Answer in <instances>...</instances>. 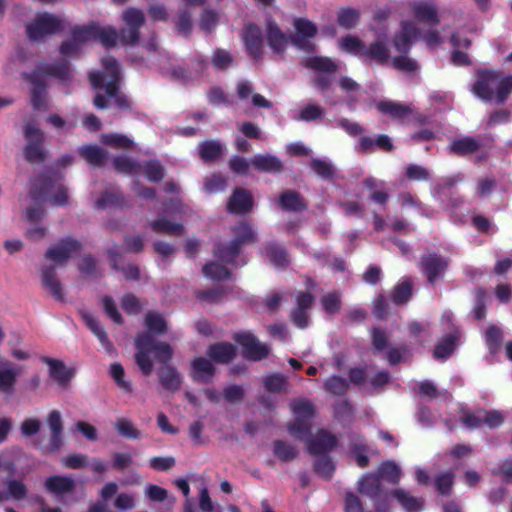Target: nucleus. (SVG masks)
<instances>
[{
	"label": "nucleus",
	"instance_id": "obj_1",
	"mask_svg": "<svg viewBox=\"0 0 512 512\" xmlns=\"http://www.w3.org/2000/svg\"><path fill=\"white\" fill-rule=\"evenodd\" d=\"M105 76L99 72L90 74V82L95 89L101 88L105 83V95L98 93L94 98V105L98 109H104L110 106L118 108H127L129 106L126 96L120 91L118 86L119 65L112 57H105L102 60Z\"/></svg>",
	"mask_w": 512,
	"mask_h": 512
},
{
	"label": "nucleus",
	"instance_id": "obj_2",
	"mask_svg": "<svg viewBox=\"0 0 512 512\" xmlns=\"http://www.w3.org/2000/svg\"><path fill=\"white\" fill-rule=\"evenodd\" d=\"M472 90L483 100L495 99L498 103H504L512 93V75L497 71L481 73Z\"/></svg>",
	"mask_w": 512,
	"mask_h": 512
},
{
	"label": "nucleus",
	"instance_id": "obj_3",
	"mask_svg": "<svg viewBox=\"0 0 512 512\" xmlns=\"http://www.w3.org/2000/svg\"><path fill=\"white\" fill-rule=\"evenodd\" d=\"M135 345L137 348L135 361L145 376L149 375L153 369L151 354L161 363H166L172 358L171 346L164 342H156L149 334L139 335Z\"/></svg>",
	"mask_w": 512,
	"mask_h": 512
},
{
	"label": "nucleus",
	"instance_id": "obj_4",
	"mask_svg": "<svg viewBox=\"0 0 512 512\" xmlns=\"http://www.w3.org/2000/svg\"><path fill=\"white\" fill-rule=\"evenodd\" d=\"M294 422L288 425L290 434L296 437H304L310 431V420L315 415L314 405L305 399L294 400L290 403Z\"/></svg>",
	"mask_w": 512,
	"mask_h": 512
},
{
	"label": "nucleus",
	"instance_id": "obj_5",
	"mask_svg": "<svg viewBox=\"0 0 512 512\" xmlns=\"http://www.w3.org/2000/svg\"><path fill=\"white\" fill-rule=\"evenodd\" d=\"M235 239L228 245H221L217 248L215 255L225 263H232L238 255L240 246L245 243L256 241L255 232L245 222H241L233 228Z\"/></svg>",
	"mask_w": 512,
	"mask_h": 512
},
{
	"label": "nucleus",
	"instance_id": "obj_6",
	"mask_svg": "<svg viewBox=\"0 0 512 512\" xmlns=\"http://www.w3.org/2000/svg\"><path fill=\"white\" fill-rule=\"evenodd\" d=\"M65 20L61 17L43 13L27 26V34L33 40H40L46 35L53 34L63 28Z\"/></svg>",
	"mask_w": 512,
	"mask_h": 512
},
{
	"label": "nucleus",
	"instance_id": "obj_7",
	"mask_svg": "<svg viewBox=\"0 0 512 512\" xmlns=\"http://www.w3.org/2000/svg\"><path fill=\"white\" fill-rule=\"evenodd\" d=\"M295 33L291 38L292 44L303 51H313L315 45L313 39L317 34L316 25L305 18H296L293 23Z\"/></svg>",
	"mask_w": 512,
	"mask_h": 512
},
{
	"label": "nucleus",
	"instance_id": "obj_8",
	"mask_svg": "<svg viewBox=\"0 0 512 512\" xmlns=\"http://www.w3.org/2000/svg\"><path fill=\"white\" fill-rule=\"evenodd\" d=\"M26 146L24 149L25 159L29 162H42L45 158V152L42 148L44 133L32 124H27L24 128Z\"/></svg>",
	"mask_w": 512,
	"mask_h": 512
},
{
	"label": "nucleus",
	"instance_id": "obj_9",
	"mask_svg": "<svg viewBox=\"0 0 512 512\" xmlns=\"http://www.w3.org/2000/svg\"><path fill=\"white\" fill-rule=\"evenodd\" d=\"M126 28L121 30V43L135 44L139 39V28L144 24L145 17L141 10L128 8L122 14Z\"/></svg>",
	"mask_w": 512,
	"mask_h": 512
},
{
	"label": "nucleus",
	"instance_id": "obj_10",
	"mask_svg": "<svg viewBox=\"0 0 512 512\" xmlns=\"http://www.w3.org/2000/svg\"><path fill=\"white\" fill-rule=\"evenodd\" d=\"M235 340L243 347V354L248 359L258 361L269 354V347L250 333H239L236 335Z\"/></svg>",
	"mask_w": 512,
	"mask_h": 512
},
{
	"label": "nucleus",
	"instance_id": "obj_11",
	"mask_svg": "<svg viewBox=\"0 0 512 512\" xmlns=\"http://www.w3.org/2000/svg\"><path fill=\"white\" fill-rule=\"evenodd\" d=\"M80 247L81 245L78 241L67 238L49 248L46 252V258L55 265H63L71 256L79 252Z\"/></svg>",
	"mask_w": 512,
	"mask_h": 512
},
{
	"label": "nucleus",
	"instance_id": "obj_12",
	"mask_svg": "<svg viewBox=\"0 0 512 512\" xmlns=\"http://www.w3.org/2000/svg\"><path fill=\"white\" fill-rule=\"evenodd\" d=\"M42 362L48 366L49 376L62 388H67L69 382L74 377L75 371L72 368H68L65 363L61 360L42 357Z\"/></svg>",
	"mask_w": 512,
	"mask_h": 512
},
{
	"label": "nucleus",
	"instance_id": "obj_13",
	"mask_svg": "<svg viewBox=\"0 0 512 512\" xmlns=\"http://www.w3.org/2000/svg\"><path fill=\"white\" fill-rule=\"evenodd\" d=\"M22 369L15 363L4 360L0 362V392L12 394Z\"/></svg>",
	"mask_w": 512,
	"mask_h": 512
},
{
	"label": "nucleus",
	"instance_id": "obj_14",
	"mask_svg": "<svg viewBox=\"0 0 512 512\" xmlns=\"http://www.w3.org/2000/svg\"><path fill=\"white\" fill-rule=\"evenodd\" d=\"M313 296L309 293H300L296 297V307L291 312V321L298 328L304 329L309 325L308 310L313 303Z\"/></svg>",
	"mask_w": 512,
	"mask_h": 512
},
{
	"label": "nucleus",
	"instance_id": "obj_15",
	"mask_svg": "<svg viewBox=\"0 0 512 512\" xmlns=\"http://www.w3.org/2000/svg\"><path fill=\"white\" fill-rule=\"evenodd\" d=\"M90 32V30L86 29V26L73 29L71 39L63 42L60 46V53L66 57L76 55L81 47L90 41Z\"/></svg>",
	"mask_w": 512,
	"mask_h": 512
},
{
	"label": "nucleus",
	"instance_id": "obj_16",
	"mask_svg": "<svg viewBox=\"0 0 512 512\" xmlns=\"http://www.w3.org/2000/svg\"><path fill=\"white\" fill-rule=\"evenodd\" d=\"M266 41L274 53L282 54L288 46L289 38L274 21L268 20L266 23Z\"/></svg>",
	"mask_w": 512,
	"mask_h": 512
},
{
	"label": "nucleus",
	"instance_id": "obj_17",
	"mask_svg": "<svg viewBox=\"0 0 512 512\" xmlns=\"http://www.w3.org/2000/svg\"><path fill=\"white\" fill-rule=\"evenodd\" d=\"M243 41L246 51L251 57L259 59L262 56V33L258 26L248 25L243 33Z\"/></svg>",
	"mask_w": 512,
	"mask_h": 512
},
{
	"label": "nucleus",
	"instance_id": "obj_18",
	"mask_svg": "<svg viewBox=\"0 0 512 512\" xmlns=\"http://www.w3.org/2000/svg\"><path fill=\"white\" fill-rule=\"evenodd\" d=\"M86 29L90 30L89 40L99 38L100 42L106 47H112L121 42V32L118 33L115 28L111 26L101 27L95 23L86 25Z\"/></svg>",
	"mask_w": 512,
	"mask_h": 512
},
{
	"label": "nucleus",
	"instance_id": "obj_19",
	"mask_svg": "<svg viewBox=\"0 0 512 512\" xmlns=\"http://www.w3.org/2000/svg\"><path fill=\"white\" fill-rule=\"evenodd\" d=\"M252 206V195L250 192L242 188H237L234 190L227 204L229 212L235 214H246L251 211Z\"/></svg>",
	"mask_w": 512,
	"mask_h": 512
},
{
	"label": "nucleus",
	"instance_id": "obj_20",
	"mask_svg": "<svg viewBox=\"0 0 512 512\" xmlns=\"http://www.w3.org/2000/svg\"><path fill=\"white\" fill-rule=\"evenodd\" d=\"M421 265L428 281L430 283H434L445 271L448 266V262L446 259L437 256L436 254H429L422 258Z\"/></svg>",
	"mask_w": 512,
	"mask_h": 512
},
{
	"label": "nucleus",
	"instance_id": "obj_21",
	"mask_svg": "<svg viewBox=\"0 0 512 512\" xmlns=\"http://www.w3.org/2000/svg\"><path fill=\"white\" fill-rule=\"evenodd\" d=\"M418 36L419 30L414 23L403 22L401 31L394 37V47L398 52H407Z\"/></svg>",
	"mask_w": 512,
	"mask_h": 512
},
{
	"label": "nucleus",
	"instance_id": "obj_22",
	"mask_svg": "<svg viewBox=\"0 0 512 512\" xmlns=\"http://www.w3.org/2000/svg\"><path fill=\"white\" fill-rule=\"evenodd\" d=\"M386 43V33L371 43L369 46L365 45L363 59L375 61L378 64H385L388 61L389 53Z\"/></svg>",
	"mask_w": 512,
	"mask_h": 512
},
{
	"label": "nucleus",
	"instance_id": "obj_23",
	"mask_svg": "<svg viewBox=\"0 0 512 512\" xmlns=\"http://www.w3.org/2000/svg\"><path fill=\"white\" fill-rule=\"evenodd\" d=\"M236 92L238 98L242 101H246L251 98V103L255 107L267 109L272 107V103L263 95L254 93L253 85L249 81H239L236 85Z\"/></svg>",
	"mask_w": 512,
	"mask_h": 512
},
{
	"label": "nucleus",
	"instance_id": "obj_24",
	"mask_svg": "<svg viewBox=\"0 0 512 512\" xmlns=\"http://www.w3.org/2000/svg\"><path fill=\"white\" fill-rule=\"evenodd\" d=\"M303 438L308 445L309 452L314 455L329 451L336 445L335 437L325 431L318 432L315 438L309 437L308 434Z\"/></svg>",
	"mask_w": 512,
	"mask_h": 512
},
{
	"label": "nucleus",
	"instance_id": "obj_25",
	"mask_svg": "<svg viewBox=\"0 0 512 512\" xmlns=\"http://www.w3.org/2000/svg\"><path fill=\"white\" fill-rule=\"evenodd\" d=\"M375 106L379 112L396 120H403L412 115L413 112L411 106L392 100L378 101Z\"/></svg>",
	"mask_w": 512,
	"mask_h": 512
},
{
	"label": "nucleus",
	"instance_id": "obj_26",
	"mask_svg": "<svg viewBox=\"0 0 512 512\" xmlns=\"http://www.w3.org/2000/svg\"><path fill=\"white\" fill-rule=\"evenodd\" d=\"M251 166L259 171L266 173H280L283 170L282 161L271 154H257L250 159Z\"/></svg>",
	"mask_w": 512,
	"mask_h": 512
},
{
	"label": "nucleus",
	"instance_id": "obj_27",
	"mask_svg": "<svg viewBox=\"0 0 512 512\" xmlns=\"http://www.w3.org/2000/svg\"><path fill=\"white\" fill-rule=\"evenodd\" d=\"M47 425L51 431L49 442L50 449L58 450L62 445L63 422L62 415L58 410H52L47 416Z\"/></svg>",
	"mask_w": 512,
	"mask_h": 512
},
{
	"label": "nucleus",
	"instance_id": "obj_28",
	"mask_svg": "<svg viewBox=\"0 0 512 512\" xmlns=\"http://www.w3.org/2000/svg\"><path fill=\"white\" fill-rule=\"evenodd\" d=\"M410 8L414 16L420 20H425L431 24L440 23V17L437 7L428 1H412Z\"/></svg>",
	"mask_w": 512,
	"mask_h": 512
},
{
	"label": "nucleus",
	"instance_id": "obj_29",
	"mask_svg": "<svg viewBox=\"0 0 512 512\" xmlns=\"http://www.w3.org/2000/svg\"><path fill=\"white\" fill-rule=\"evenodd\" d=\"M41 279L45 289L57 300L64 299L62 284L56 277V272L52 267H45L42 270Z\"/></svg>",
	"mask_w": 512,
	"mask_h": 512
},
{
	"label": "nucleus",
	"instance_id": "obj_30",
	"mask_svg": "<svg viewBox=\"0 0 512 512\" xmlns=\"http://www.w3.org/2000/svg\"><path fill=\"white\" fill-rule=\"evenodd\" d=\"M82 319L85 324L89 327V329L94 333V335L99 339L102 346L108 351H113V346L108 339V336L104 330V328L100 325L98 320L89 312L82 311L81 312Z\"/></svg>",
	"mask_w": 512,
	"mask_h": 512
},
{
	"label": "nucleus",
	"instance_id": "obj_31",
	"mask_svg": "<svg viewBox=\"0 0 512 512\" xmlns=\"http://www.w3.org/2000/svg\"><path fill=\"white\" fill-rule=\"evenodd\" d=\"M74 480L66 476H51L45 480L46 489L55 495H64L74 489Z\"/></svg>",
	"mask_w": 512,
	"mask_h": 512
},
{
	"label": "nucleus",
	"instance_id": "obj_32",
	"mask_svg": "<svg viewBox=\"0 0 512 512\" xmlns=\"http://www.w3.org/2000/svg\"><path fill=\"white\" fill-rule=\"evenodd\" d=\"M302 65L308 69L321 73H333L338 69V64L328 57L308 56L302 60Z\"/></svg>",
	"mask_w": 512,
	"mask_h": 512
},
{
	"label": "nucleus",
	"instance_id": "obj_33",
	"mask_svg": "<svg viewBox=\"0 0 512 512\" xmlns=\"http://www.w3.org/2000/svg\"><path fill=\"white\" fill-rule=\"evenodd\" d=\"M6 490H0V502L13 499V500H23L27 496V488L26 485L16 479H8L5 481Z\"/></svg>",
	"mask_w": 512,
	"mask_h": 512
},
{
	"label": "nucleus",
	"instance_id": "obj_34",
	"mask_svg": "<svg viewBox=\"0 0 512 512\" xmlns=\"http://www.w3.org/2000/svg\"><path fill=\"white\" fill-rule=\"evenodd\" d=\"M392 496L405 512H420L423 509V499L412 496L408 491L397 489L392 492Z\"/></svg>",
	"mask_w": 512,
	"mask_h": 512
},
{
	"label": "nucleus",
	"instance_id": "obj_35",
	"mask_svg": "<svg viewBox=\"0 0 512 512\" xmlns=\"http://www.w3.org/2000/svg\"><path fill=\"white\" fill-rule=\"evenodd\" d=\"M214 374L211 362L203 357L196 358L192 363V377L199 382H209Z\"/></svg>",
	"mask_w": 512,
	"mask_h": 512
},
{
	"label": "nucleus",
	"instance_id": "obj_36",
	"mask_svg": "<svg viewBox=\"0 0 512 512\" xmlns=\"http://www.w3.org/2000/svg\"><path fill=\"white\" fill-rule=\"evenodd\" d=\"M479 147V142L472 137L456 138L449 145L450 151L460 156L473 154L479 150Z\"/></svg>",
	"mask_w": 512,
	"mask_h": 512
},
{
	"label": "nucleus",
	"instance_id": "obj_37",
	"mask_svg": "<svg viewBox=\"0 0 512 512\" xmlns=\"http://www.w3.org/2000/svg\"><path fill=\"white\" fill-rule=\"evenodd\" d=\"M364 185L370 190V199L379 205L385 206L389 200V193L383 188L384 182L373 177L366 178Z\"/></svg>",
	"mask_w": 512,
	"mask_h": 512
},
{
	"label": "nucleus",
	"instance_id": "obj_38",
	"mask_svg": "<svg viewBox=\"0 0 512 512\" xmlns=\"http://www.w3.org/2000/svg\"><path fill=\"white\" fill-rule=\"evenodd\" d=\"M26 79L32 84V96L31 101L35 109H41L45 107V85L42 80L39 79V74L34 72L30 75H26Z\"/></svg>",
	"mask_w": 512,
	"mask_h": 512
},
{
	"label": "nucleus",
	"instance_id": "obj_39",
	"mask_svg": "<svg viewBox=\"0 0 512 512\" xmlns=\"http://www.w3.org/2000/svg\"><path fill=\"white\" fill-rule=\"evenodd\" d=\"M208 356L216 363H228L235 356V349L229 343H218L209 347Z\"/></svg>",
	"mask_w": 512,
	"mask_h": 512
},
{
	"label": "nucleus",
	"instance_id": "obj_40",
	"mask_svg": "<svg viewBox=\"0 0 512 512\" xmlns=\"http://www.w3.org/2000/svg\"><path fill=\"white\" fill-rule=\"evenodd\" d=\"M224 149L225 146L216 140L204 141L198 146L200 158L205 162L214 161L219 158Z\"/></svg>",
	"mask_w": 512,
	"mask_h": 512
},
{
	"label": "nucleus",
	"instance_id": "obj_41",
	"mask_svg": "<svg viewBox=\"0 0 512 512\" xmlns=\"http://www.w3.org/2000/svg\"><path fill=\"white\" fill-rule=\"evenodd\" d=\"M264 253L265 258L277 268H282L289 264V258L285 249L277 244L267 245Z\"/></svg>",
	"mask_w": 512,
	"mask_h": 512
},
{
	"label": "nucleus",
	"instance_id": "obj_42",
	"mask_svg": "<svg viewBox=\"0 0 512 512\" xmlns=\"http://www.w3.org/2000/svg\"><path fill=\"white\" fill-rule=\"evenodd\" d=\"M153 232L164 235H180L183 233V226L179 223L171 222L164 217L150 222Z\"/></svg>",
	"mask_w": 512,
	"mask_h": 512
},
{
	"label": "nucleus",
	"instance_id": "obj_43",
	"mask_svg": "<svg viewBox=\"0 0 512 512\" xmlns=\"http://www.w3.org/2000/svg\"><path fill=\"white\" fill-rule=\"evenodd\" d=\"M458 338L457 329H453L445 336L435 347L434 357L436 359H445L448 357L455 348V342Z\"/></svg>",
	"mask_w": 512,
	"mask_h": 512
},
{
	"label": "nucleus",
	"instance_id": "obj_44",
	"mask_svg": "<svg viewBox=\"0 0 512 512\" xmlns=\"http://www.w3.org/2000/svg\"><path fill=\"white\" fill-rule=\"evenodd\" d=\"M45 193L54 205L61 206L68 202L67 189L60 182L46 184Z\"/></svg>",
	"mask_w": 512,
	"mask_h": 512
},
{
	"label": "nucleus",
	"instance_id": "obj_45",
	"mask_svg": "<svg viewBox=\"0 0 512 512\" xmlns=\"http://www.w3.org/2000/svg\"><path fill=\"white\" fill-rule=\"evenodd\" d=\"M265 388L274 393H287L289 383L282 374H272L263 378Z\"/></svg>",
	"mask_w": 512,
	"mask_h": 512
},
{
	"label": "nucleus",
	"instance_id": "obj_46",
	"mask_svg": "<svg viewBox=\"0 0 512 512\" xmlns=\"http://www.w3.org/2000/svg\"><path fill=\"white\" fill-rule=\"evenodd\" d=\"M80 155L91 165L100 166L107 157V153L98 146H83Z\"/></svg>",
	"mask_w": 512,
	"mask_h": 512
},
{
	"label": "nucleus",
	"instance_id": "obj_47",
	"mask_svg": "<svg viewBox=\"0 0 512 512\" xmlns=\"http://www.w3.org/2000/svg\"><path fill=\"white\" fill-rule=\"evenodd\" d=\"M279 205L283 209L290 211H301L305 209V205L303 204L299 194L293 191H286L282 193L279 198Z\"/></svg>",
	"mask_w": 512,
	"mask_h": 512
},
{
	"label": "nucleus",
	"instance_id": "obj_48",
	"mask_svg": "<svg viewBox=\"0 0 512 512\" xmlns=\"http://www.w3.org/2000/svg\"><path fill=\"white\" fill-rule=\"evenodd\" d=\"M160 381L165 389L175 391L180 387L181 377L174 368L167 366L161 371Z\"/></svg>",
	"mask_w": 512,
	"mask_h": 512
},
{
	"label": "nucleus",
	"instance_id": "obj_49",
	"mask_svg": "<svg viewBox=\"0 0 512 512\" xmlns=\"http://www.w3.org/2000/svg\"><path fill=\"white\" fill-rule=\"evenodd\" d=\"M339 46L342 50L348 53L355 54L360 58L363 57L365 43L355 36L348 35L343 37L339 41Z\"/></svg>",
	"mask_w": 512,
	"mask_h": 512
},
{
	"label": "nucleus",
	"instance_id": "obj_50",
	"mask_svg": "<svg viewBox=\"0 0 512 512\" xmlns=\"http://www.w3.org/2000/svg\"><path fill=\"white\" fill-rule=\"evenodd\" d=\"M379 485V475H365L359 480V491L361 494L375 497L379 491Z\"/></svg>",
	"mask_w": 512,
	"mask_h": 512
},
{
	"label": "nucleus",
	"instance_id": "obj_51",
	"mask_svg": "<svg viewBox=\"0 0 512 512\" xmlns=\"http://www.w3.org/2000/svg\"><path fill=\"white\" fill-rule=\"evenodd\" d=\"M485 342L491 353H495L501 346L503 333L501 329L495 325H490L484 333Z\"/></svg>",
	"mask_w": 512,
	"mask_h": 512
},
{
	"label": "nucleus",
	"instance_id": "obj_52",
	"mask_svg": "<svg viewBox=\"0 0 512 512\" xmlns=\"http://www.w3.org/2000/svg\"><path fill=\"white\" fill-rule=\"evenodd\" d=\"M412 293V282L405 278L401 280L398 285L394 288L393 294H392V300L394 303L400 305L403 303H406Z\"/></svg>",
	"mask_w": 512,
	"mask_h": 512
},
{
	"label": "nucleus",
	"instance_id": "obj_53",
	"mask_svg": "<svg viewBox=\"0 0 512 512\" xmlns=\"http://www.w3.org/2000/svg\"><path fill=\"white\" fill-rule=\"evenodd\" d=\"M147 329L154 334H162L166 331V321L162 315L156 312H148L145 316Z\"/></svg>",
	"mask_w": 512,
	"mask_h": 512
},
{
	"label": "nucleus",
	"instance_id": "obj_54",
	"mask_svg": "<svg viewBox=\"0 0 512 512\" xmlns=\"http://www.w3.org/2000/svg\"><path fill=\"white\" fill-rule=\"evenodd\" d=\"M110 376L114 379L117 386L125 392H132V385L124 379L125 371L120 363H112L109 369Z\"/></svg>",
	"mask_w": 512,
	"mask_h": 512
},
{
	"label": "nucleus",
	"instance_id": "obj_55",
	"mask_svg": "<svg viewBox=\"0 0 512 512\" xmlns=\"http://www.w3.org/2000/svg\"><path fill=\"white\" fill-rule=\"evenodd\" d=\"M360 14L352 8H342L339 10L337 20L340 26L351 29L358 23Z\"/></svg>",
	"mask_w": 512,
	"mask_h": 512
},
{
	"label": "nucleus",
	"instance_id": "obj_56",
	"mask_svg": "<svg viewBox=\"0 0 512 512\" xmlns=\"http://www.w3.org/2000/svg\"><path fill=\"white\" fill-rule=\"evenodd\" d=\"M321 304L326 313L334 315L341 309V295L338 292H331L321 298Z\"/></svg>",
	"mask_w": 512,
	"mask_h": 512
},
{
	"label": "nucleus",
	"instance_id": "obj_57",
	"mask_svg": "<svg viewBox=\"0 0 512 512\" xmlns=\"http://www.w3.org/2000/svg\"><path fill=\"white\" fill-rule=\"evenodd\" d=\"M115 428L120 435L129 439H137L141 436V432L126 418L118 419L115 423Z\"/></svg>",
	"mask_w": 512,
	"mask_h": 512
},
{
	"label": "nucleus",
	"instance_id": "obj_58",
	"mask_svg": "<svg viewBox=\"0 0 512 512\" xmlns=\"http://www.w3.org/2000/svg\"><path fill=\"white\" fill-rule=\"evenodd\" d=\"M276 457L282 461H291L297 456V450L294 446L283 441H276L273 446Z\"/></svg>",
	"mask_w": 512,
	"mask_h": 512
},
{
	"label": "nucleus",
	"instance_id": "obj_59",
	"mask_svg": "<svg viewBox=\"0 0 512 512\" xmlns=\"http://www.w3.org/2000/svg\"><path fill=\"white\" fill-rule=\"evenodd\" d=\"M42 72L47 75L54 76L62 82H68L72 79V74L67 63H61L56 66H45Z\"/></svg>",
	"mask_w": 512,
	"mask_h": 512
},
{
	"label": "nucleus",
	"instance_id": "obj_60",
	"mask_svg": "<svg viewBox=\"0 0 512 512\" xmlns=\"http://www.w3.org/2000/svg\"><path fill=\"white\" fill-rule=\"evenodd\" d=\"M202 271L205 277L212 280L220 281L229 277L228 270L223 265L214 262L206 264Z\"/></svg>",
	"mask_w": 512,
	"mask_h": 512
},
{
	"label": "nucleus",
	"instance_id": "obj_61",
	"mask_svg": "<svg viewBox=\"0 0 512 512\" xmlns=\"http://www.w3.org/2000/svg\"><path fill=\"white\" fill-rule=\"evenodd\" d=\"M323 115L324 110L322 107L316 104H308L299 111V114L296 117V119L300 121L309 122L316 119H320L323 117Z\"/></svg>",
	"mask_w": 512,
	"mask_h": 512
},
{
	"label": "nucleus",
	"instance_id": "obj_62",
	"mask_svg": "<svg viewBox=\"0 0 512 512\" xmlns=\"http://www.w3.org/2000/svg\"><path fill=\"white\" fill-rule=\"evenodd\" d=\"M233 63V57L232 55L224 50V49H217L212 56V64L216 69H226L229 66H231Z\"/></svg>",
	"mask_w": 512,
	"mask_h": 512
},
{
	"label": "nucleus",
	"instance_id": "obj_63",
	"mask_svg": "<svg viewBox=\"0 0 512 512\" xmlns=\"http://www.w3.org/2000/svg\"><path fill=\"white\" fill-rule=\"evenodd\" d=\"M379 476L389 480L392 483H397L400 479V468L393 462H386L379 468Z\"/></svg>",
	"mask_w": 512,
	"mask_h": 512
},
{
	"label": "nucleus",
	"instance_id": "obj_64",
	"mask_svg": "<svg viewBox=\"0 0 512 512\" xmlns=\"http://www.w3.org/2000/svg\"><path fill=\"white\" fill-rule=\"evenodd\" d=\"M324 386L328 392L339 395L346 391L348 383L344 378L339 376H332L325 381Z\"/></svg>",
	"mask_w": 512,
	"mask_h": 512
}]
</instances>
